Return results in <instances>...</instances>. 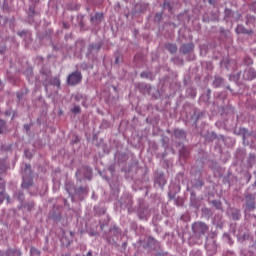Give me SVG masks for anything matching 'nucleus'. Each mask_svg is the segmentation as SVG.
<instances>
[{
  "label": "nucleus",
  "instance_id": "1",
  "mask_svg": "<svg viewBox=\"0 0 256 256\" xmlns=\"http://www.w3.org/2000/svg\"><path fill=\"white\" fill-rule=\"evenodd\" d=\"M192 231L196 237H203L209 231V226L204 222H196L192 225Z\"/></svg>",
  "mask_w": 256,
  "mask_h": 256
},
{
  "label": "nucleus",
  "instance_id": "2",
  "mask_svg": "<svg viewBox=\"0 0 256 256\" xmlns=\"http://www.w3.org/2000/svg\"><path fill=\"white\" fill-rule=\"evenodd\" d=\"M83 81V74H81L80 71L72 72L67 77V84L70 85V87H75V85H79Z\"/></svg>",
  "mask_w": 256,
  "mask_h": 256
},
{
  "label": "nucleus",
  "instance_id": "3",
  "mask_svg": "<svg viewBox=\"0 0 256 256\" xmlns=\"http://www.w3.org/2000/svg\"><path fill=\"white\" fill-rule=\"evenodd\" d=\"M251 211H255V196L247 195L245 212L251 213Z\"/></svg>",
  "mask_w": 256,
  "mask_h": 256
},
{
  "label": "nucleus",
  "instance_id": "4",
  "mask_svg": "<svg viewBox=\"0 0 256 256\" xmlns=\"http://www.w3.org/2000/svg\"><path fill=\"white\" fill-rule=\"evenodd\" d=\"M193 49H195V45H193V43H189V44H183L180 48V51L184 55H187V53H191V51H193Z\"/></svg>",
  "mask_w": 256,
  "mask_h": 256
},
{
  "label": "nucleus",
  "instance_id": "5",
  "mask_svg": "<svg viewBox=\"0 0 256 256\" xmlns=\"http://www.w3.org/2000/svg\"><path fill=\"white\" fill-rule=\"evenodd\" d=\"M236 33L243 35H253V30H248L244 25H238L236 27Z\"/></svg>",
  "mask_w": 256,
  "mask_h": 256
},
{
  "label": "nucleus",
  "instance_id": "6",
  "mask_svg": "<svg viewBox=\"0 0 256 256\" xmlns=\"http://www.w3.org/2000/svg\"><path fill=\"white\" fill-rule=\"evenodd\" d=\"M244 78L247 79L248 81H252V79L256 78V71L253 68H250L245 71L244 73Z\"/></svg>",
  "mask_w": 256,
  "mask_h": 256
},
{
  "label": "nucleus",
  "instance_id": "7",
  "mask_svg": "<svg viewBox=\"0 0 256 256\" xmlns=\"http://www.w3.org/2000/svg\"><path fill=\"white\" fill-rule=\"evenodd\" d=\"M32 186H33V178L24 177L22 182V188L29 189V187H32Z\"/></svg>",
  "mask_w": 256,
  "mask_h": 256
},
{
  "label": "nucleus",
  "instance_id": "8",
  "mask_svg": "<svg viewBox=\"0 0 256 256\" xmlns=\"http://www.w3.org/2000/svg\"><path fill=\"white\" fill-rule=\"evenodd\" d=\"M51 85H54V87H57L58 89L61 88V79L59 77H53L50 80Z\"/></svg>",
  "mask_w": 256,
  "mask_h": 256
},
{
  "label": "nucleus",
  "instance_id": "9",
  "mask_svg": "<svg viewBox=\"0 0 256 256\" xmlns=\"http://www.w3.org/2000/svg\"><path fill=\"white\" fill-rule=\"evenodd\" d=\"M231 215L234 221H239L241 219V212H239V210H232Z\"/></svg>",
  "mask_w": 256,
  "mask_h": 256
},
{
  "label": "nucleus",
  "instance_id": "10",
  "mask_svg": "<svg viewBox=\"0 0 256 256\" xmlns=\"http://www.w3.org/2000/svg\"><path fill=\"white\" fill-rule=\"evenodd\" d=\"M166 49L170 52V53H177V45L175 44H168L166 46Z\"/></svg>",
  "mask_w": 256,
  "mask_h": 256
},
{
  "label": "nucleus",
  "instance_id": "11",
  "mask_svg": "<svg viewBox=\"0 0 256 256\" xmlns=\"http://www.w3.org/2000/svg\"><path fill=\"white\" fill-rule=\"evenodd\" d=\"M17 35H19V37H27L28 39H31V33L29 31H20L17 33Z\"/></svg>",
  "mask_w": 256,
  "mask_h": 256
},
{
  "label": "nucleus",
  "instance_id": "12",
  "mask_svg": "<svg viewBox=\"0 0 256 256\" xmlns=\"http://www.w3.org/2000/svg\"><path fill=\"white\" fill-rule=\"evenodd\" d=\"M174 135H175V137L183 139V137H185V131H183V130H175L174 131Z\"/></svg>",
  "mask_w": 256,
  "mask_h": 256
},
{
  "label": "nucleus",
  "instance_id": "13",
  "mask_svg": "<svg viewBox=\"0 0 256 256\" xmlns=\"http://www.w3.org/2000/svg\"><path fill=\"white\" fill-rule=\"evenodd\" d=\"M9 254H10V255H13V256H21V255H23V253H22L21 250H19V249H12V250H9Z\"/></svg>",
  "mask_w": 256,
  "mask_h": 256
},
{
  "label": "nucleus",
  "instance_id": "14",
  "mask_svg": "<svg viewBox=\"0 0 256 256\" xmlns=\"http://www.w3.org/2000/svg\"><path fill=\"white\" fill-rule=\"evenodd\" d=\"M6 129H7V128H6V126H5V121H3V120L0 119V134L5 133Z\"/></svg>",
  "mask_w": 256,
  "mask_h": 256
},
{
  "label": "nucleus",
  "instance_id": "15",
  "mask_svg": "<svg viewBox=\"0 0 256 256\" xmlns=\"http://www.w3.org/2000/svg\"><path fill=\"white\" fill-rule=\"evenodd\" d=\"M3 201H5V186H3L0 191V203H3Z\"/></svg>",
  "mask_w": 256,
  "mask_h": 256
},
{
  "label": "nucleus",
  "instance_id": "16",
  "mask_svg": "<svg viewBox=\"0 0 256 256\" xmlns=\"http://www.w3.org/2000/svg\"><path fill=\"white\" fill-rule=\"evenodd\" d=\"M30 253L32 256H39L41 255V252L39 250H37L36 248H31L30 249Z\"/></svg>",
  "mask_w": 256,
  "mask_h": 256
},
{
  "label": "nucleus",
  "instance_id": "17",
  "mask_svg": "<svg viewBox=\"0 0 256 256\" xmlns=\"http://www.w3.org/2000/svg\"><path fill=\"white\" fill-rule=\"evenodd\" d=\"M72 113H81V107L80 106H74L72 108Z\"/></svg>",
  "mask_w": 256,
  "mask_h": 256
},
{
  "label": "nucleus",
  "instance_id": "18",
  "mask_svg": "<svg viewBox=\"0 0 256 256\" xmlns=\"http://www.w3.org/2000/svg\"><path fill=\"white\" fill-rule=\"evenodd\" d=\"M26 207H27L28 211H31V209H33L35 207V204L30 203V204L26 205Z\"/></svg>",
  "mask_w": 256,
  "mask_h": 256
},
{
  "label": "nucleus",
  "instance_id": "19",
  "mask_svg": "<svg viewBox=\"0 0 256 256\" xmlns=\"http://www.w3.org/2000/svg\"><path fill=\"white\" fill-rule=\"evenodd\" d=\"M95 19H103V14H101V13H96V14H95Z\"/></svg>",
  "mask_w": 256,
  "mask_h": 256
},
{
  "label": "nucleus",
  "instance_id": "20",
  "mask_svg": "<svg viewBox=\"0 0 256 256\" xmlns=\"http://www.w3.org/2000/svg\"><path fill=\"white\" fill-rule=\"evenodd\" d=\"M31 171V164H26V171Z\"/></svg>",
  "mask_w": 256,
  "mask_h": 256
},
{
  "label": "nucleus",
  "instance_id": "21",
  "mask_svg": "<svg viewBox=\"0 0 256 256\" xmlns=\"http://www.w3.org/2000/svg\"><path fill=\"white\" fill-rule=\"evenodd\" d=\"M225 13H226V15H231V10L230 9H226Z\"/></svg>",
  "mask_w": 256,
  "mask_h": 256
},
{
  "label": "nucleus",
  "instance_id": "22",
  "mask_svg": "<svg viewBox=\"0 0 256 256\" xmlns=\"http://www.w3.org/2000/svg\"><path fill=\"white\" fill-rule=\"evenodd\" d=\"M119 61V59L116 58V63Z\"/></svg>",
  "mask_w": 256,
  "mask_h": 256
},
{
  "label": "nucleus",
  "instance_id": "23",
  "mask_svg": "<svg viewBox=\"0 0 256 256\" xmlns=\"http://www.w3.org/2000/svg\"><path fill=\"white\" fill-rule=\"evenodd\" d=\"M141 77H143V73L141 74Z\"/></svg>",
  "mask_w": 256,
  "mask_h": 256
},
{
  "label": "nucleus",
  "instance_id": "24",
  "mask_svg": "<svg viewBox=\"0 0 256 256\" xmlns=\"http://www.w3.org/2000/svg\"><path fill=\"white\" fill-rule=\"evenodd\" d=\"M213 203H217L216 201H213Z\"/></svg>",
  "mask_w": 256,
  "mask_h": 256
},
{
  "label": "nucleus",
  "instance_id": "25",
  "mask_svg": "<svg viewBox=\"0 0 256 256\" xmlns=\"http://www.w3.org/2000/svg\"><path fill=\"white\" fill-rule=\"evenodd\" d=\"M255 185H256V182H255Z\"/></svg>",
  "mask_w": 256,
  "mask_h": 256
}]
</instances>
